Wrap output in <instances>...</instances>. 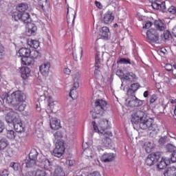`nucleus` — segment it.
I'll list each match as a JSON object with an SVG mask.
<instances>
[{"label":"nucleus","mask_w":176,"mask_h":176,"mask_svg":"<svg viewBox=\"0 0 176 176\" xmlns=\"http://www.w3.org/2000/svg\"><path fill=\"white\" fill-rule=\"evenodd\" d=\"M94 75V77L96 78V79H100V70H98V69H95Z\"/></svg>","instance_id":"obj_58"},{"label":"nucleus","mask_w":176,"mask_h":176,"mask_svg":"<svg viewBox=\"0 0 176 176\" xmlns=\"http://www.w3.org/2000/svg\"><path fill=\"white\" fill-rule=\"evenodd\" d=\"M164 68L168 72H170V71H173V65L167 63L165 65Z\"/></svg>","instance_id":"obj_56"},{"label":"nucleus","mask_w":176,"mask_h":176,"mask_svg":"<svg viewBox=\"0 0 176 176\" xmlns=\"http://www.w3.org/2000/svg\"><path fill=\"white\" fill-rule=\"evenodd\" d=\"M160 38L162 41L166 42V41H170V39H172L173 35L171 34V32H170V31L166 30L163 32L162 34L160 35Z\"/></svg>","instance_id":"obj_31"},{"label":"nucleus","mask_w":176,"mask_h":176,"mask_svg":"<svg viewBox=\"0 0 176 176\" xmlns=\"http://www.w3.org/2000/svg\"><path fill=\"white\" fill-rule=\"evenodd\" d=\"M170 164H171V162L168 157L163 156L161 157V160L157 164L156 167L158 170H166Z\"/></svg>","instance_id":"obj_14"},{"label":"nucleus","mask_w":176,"mask_h":176,"mask_svg":"<svg viewBox=\"0 0 176 176\" xmlns=\"http://www.w3.org/2000/svg\"><path fill=\"white\" fill-rule=\"evenodd\" d=\"M91 123L95 133H98V134H104L105 130L111 129V122L105 118L100 120L98 126L96 121H92Z\"/></svg>","instance_id":"obj_4"},{"label":"nucleus","mask_w":176,"mask_h":176,"mask_svg":"<svg viewBox=\"0 0 176 176\" xmlns=\"http://www.w3.org/2000/svg\"><path fill=\"white\" fill-rule=\"evenodd\" d=\"M55 138H63L64 137V133L62 131H57L54 133Z\"/></svg>","instance_id":"obj_51"},{"label":"nucleus","mask_w":176,"mask_h":176,"mask_svg":"<svg viewBox=\"0 0 176 176\" xmlns=\"http://www.w3.org/2000/svg\"><path fill=\"white\" fill-rule=\"evenodd\" d=\"M18 53L19 56L23 58V57H25L31 54V50L26 47H22L19 50Z\"/></svg>","instance_id":"obj_30"},{"label":"nucleus","mask_w":176,"mask_h":176,"mask_svg":"<svg viewBox=\"0 0 176 176\" xmlns=\"http://www.w3.org/2000/svg\"><path fill=\"white\" fill-rule=\"evenodd\" d=\"M3 53H5V47L2 44H0V56H2Z\"/></svg>","instance_id":"obj_62"},{"label":"nucleus","mask_w":176,"mask_h":176,"mask_svg":"<svg viewBox=\"0 0 176 176\" xmlns=\"http://www.w3.org/2000/svg\"><path fill=\"white\" fill-rule=\"evenodd\" d=\"M23 24H25V34L28 36H31L32 35L34 36V35H36L38 28L32 23V19L31 17L30 21H26L25 22H23Z\"/></svg>","instance_id":"obj_11"},{"label":"nucleus","mask_w":176,"mask_h":176,"mask_svg":"<svg viewBox=\"0 0 176 176\" xmlns=\"http://www.w3.org/2000/svg\"><path fill=\"white\" fill-rule=\"evenodd\" d=\"M10 111L5 116V120L8 124H14L16 122H20V115L17 112L9 109Z\"/></svg>","instance_id":"obj_9"},{"label":"nucleus","mask_w":176,"mask_h":176,"mask_svg":"<svg viewBox=\"0 0 176 176\" xmlns=\"http://www.w3.org/2000/svg\"><path fill=\"white\" fill-rule=\"evenodd\" d=\"M64 74H66V75H70L71 74V69L69 68H65L63 70Z\"/></svg>","instance_id":"obj_63"},{"label":"nucleus","mask_w":176,"mask_h":176,"mask_svg":"<svg viewBox=\"0 0 176 176\" xmlns=\"http://www.w3.org/2000/svg\"><path fill=\"white\" fill-rule=\"evenodd\" d=\"M152 25H153V23H152L150 21H148L144 25H143V28H146V30H148V28H151V27H152Z\"/></svg>","instance_id":"obj_55"},{"label":"nucleus","mask_w":176,"mask_h":176,"mask_svg":"<svg viewBox=\"0 0 176 176\" xmlns=\"http://www.w3.org/2000/svg\"><path fill=\"white\" fill-rule=\"evenodd\" d=\"M100 21L103 24H106L108 25L115 20V16H113V13L109 10L104 14L102 15V11L100 12Z\"/></svg>","instance_id":"obj_13"},{"label":"nucleus","mask_w":176,"mask_h":176,"mask_svg":"<svg viewBox=\"0 0 176 176\" xmlns=\"http://www.w3.org/2000/svg\"><path fill=\"white\" fill-rule=\"evenodd\" d=\"M117 64L118 65L122 64H124L125 65H127L129 64V65H131V60L129 58L119 57L117 60Z\"/></svg>","instance_id":"obj_34"},{"label":"nucleus","mask_w":176,"mask_h":176,"mask_svg":"<svg viewBox=\"0 0 176 176\" xmlns=\"http://www.w3.org/2000/svg\"><path fill=\"white\" fill-rule=\"evenodd\" d=\"M99 35L100 36V38L103 39V41H109V39H111V32L109 31V28L103 26L100 30Z\"/></svg>","instance_id":"obj_15"},{"label":"nucleus","mask_w":176,"mask_h":176,"mask_svg":"<svg viewBox=\"0 0 176 176\" xmlns=\"http://www.w3.org/2000/svg\"><path fill=\"white\" fill-rule=\"evenodd\" d=\"M21 72V78L23 80H27L31 76V69L27 66L19 68Z\"/></svg>","instance_id":"obj_17"},{"label":"nucleus","mask_w":176,"mask_h":176,"mask_svg":"<svg viewBox=\"0 0 176 176\" xmlns=\"http://www.w3.org/2000/svg\"><path fill=\"white\" fill-rule=\"evenodd\" d=\"M115 157H116V154L105 153L100 157V160L101 162H103V163H109L111 162H113V160H115Z\"/></svg>","instance_id":"obj_18"},{"label":"nucleus","mask_w":176,"mask_h":176,"mask_svg":"<svg viewBox=\"0 0 176 176\" xmlns=\"http://www.w3.org/2000/svg\"><path fill=\"white\" fill-rule=\"evenodd\" d=\"M30 56L32 60H39V58L42 57V54H41L38 50H34L33 51H30Z\"/></svg>","instance_id":"obj_35"},{"label":"nucleus","mask_w":176,"mask_h":176,"mask_svg":"<svg viewBox=\"0 0 176 176\" xmlns=\"http://www.w3.org/2000/svg\"><path fill=\"white\" fill-rule=\"evenodd\" d=\"M107 105H108L107 101L102 99H97L95 101V107L94 111L92 113V118L100 119V118L104 115V112L107 111Z\"/></svg>","instance_id":"obj_3"},{"label":"nucleus","mask_w":176,"mask_h":176,"mask_svg":"<svg viewBox=\"0 0 176 176\" xmlns=\"http://www.w3.org/2000/svg\"><path fill=\"white\" fill-rule=\"evenodd\" d=\"M34 176H47V173L45 170L37 169L33 171Z\"/></svg>","instance_id":"obj_42"},{"label":"nucleus","mask_w":176,"mask_h":176,"mask_svg":"<svg viewBox=\"0 0 176 176\" xmlns=\"http://www.w3.org/2000/svg\"><path fill=\"white\" fill-rule=\"evenodd\" d=\"M48 107H50L51 109L54 107V100H53V98L51 96L48 98Z\"/></svg>","instance_id":"obj_53"},{"label":"nucleus","mask_w":176,"mask_h":176,"mask_svg":"<svg viewBox=\"0 0 176 176\" xmlns=\"http://www.w3.org/2000/svg\"><path fill=\"white\" fill-rule=\"evenodd\" d=\"M170 138H173V137H171L170 134H168V133L166 135L159 136V140H158L159 145H160V146H164L166 144H168V142H170Z\"/></svg>","instance_id":"obj_22"},{"label":"nucleus","mask_w":176,"mask_h":176,"mask_svg":"<svg viewBox=\"0 0 176 176\" xmlns=\"http://www.w3.org/2000/svg\"><path fill=\"white\" fill-rule=\"evenodd\" d=\"M153 119L146 118V116L144 117L139 124L138 126L141 130H150L151 131H156V125L153 124Z\"/></svg>","instance_id":"obj_6"},{"label":"nucleus","mask_w":176,"mask_h":176,"mask_svg":"<svg viewBox=\"0 0 176 176\" xmlns=\"http://www.w3.org/2000/svg\"><path fill=\"white\" fill-rule=\"evenodd\" d=\"M6 153H8V156H12L13 155V148H9L6 150Z\"/></svg>","instance_id":"obj_60"},{"label":"nucleus","mask_w":176,"mask_h":176,"mask_svg":"<svg viewBox=\"0 0 176 176\" xmlns=\"http://www.w3.org/2000/svg\"><path fill=\"white\" fill-rule=\"evenodd\" d=\"M146 116V114L145 112L141 110L134 111L131 116V122L132 124H138L143 119H144Z\"/></svg>","instance_id":"obj_12"},{"label":"nucleus","mask_w":176,"mask_h":176,"mask_svg":"<svg viewBox=\"0 0 176 176\" xmlns=\"http://www.w3.org/2000/svg\"><path fill=\"white\" fill-rule=\"evenodd\" d=\"M144 148L146 153H151V152H152V149H153V146H152L151 142H145L144 144Z\"/></svg>","instance_id":"obj_40"},{"label":"nucleus","mask_w":176,"mask_h":176,"mask_svg":"<svg viewBox=\"0 0 176 176\" xmlns=\"http://www.w3.org/2000/svg\"><path fill=\"white\" fill-rule=\"evenodd\" d=\"M140 87H141V85L138 82L133 83L129 87L130 89H132V90H134L136 92Z\"/></svg>","instance_id":"obj_49"},{"label":"nucleus","mask_w":176,"mask_h":176,"mask_svg":"<svg viewBox=\"0 0 176 176\" xmlns=\"http://www.w3.org/2000/svg\"><path fill=\"white\" fill-rule=\"evenodd\" d=\"M102 144L105 148H113V142H112V140L110 139L109 137L105 136L102 140Z\"/></svg>","instance_id":"obj_28"},{"label":"nucleus","mask_w":176,"mask_h":176,"mask_svg":"<svg viewBox=\"0 0 176 176\" xmlns=\"http://www.w3.org/2000/svg\"><path fill=\"white\" fill-rule=\"evenodd\" d=\"M75 19H76V12H74V19L71 25H69V21L67 20L68 28L70 31H74V25L75 24Z\"/></svg>","instance_id":"obj_46"},{"label":"nucleus","mask_w":176,"mask_h":176,"mask_svg":"<svg viewBox=\"0 0 176 176\" xmlns=\"http://www.w3.org/2000/svg\"><path fill=\"white\" fill-rule=\"evenodd\" d=\"M126 96L127 98H133V97H135V93H137L134 89L127 87L126 88Z\"/></svg>","instance_id":"obj_41"},{"label":"nucleus","mask_w":176,"mask_h":176,"mask_svg":"<svg viewBox=\"0 0 176 176\" xmlns=\"http://www.w3.org/2000/svg\"><path fill=\"white\" fill-rule=\"evenodd\" d=\"M27 43L29 46H30V47H32L33 49H38V47L41 45L39 41L30 38L27 40Z\"/></svg>","instance_id":"obj_33"},{"label":"nucleus","mask_w":176,"mask_h":176,"mask_svg":"<svg viewBox=\"0 0 176 176\" xmlns=\"http://www.w3.org/2000/svg\"><path fill=\"white\" fill-rule=\"evenodd\" d=\"M153 9H154V10H162L163 13H167L166 1H162L161 3H155L153 4Z\"/></svg>","instance_id":"obj_25"},{"label":"nucleus","mask_w":176,"mask_h":176,"mask_svg":"<svg viewBox=\"0 0 176 176\" xmlns=\"http://www.w3.org/2000/svg\"><path fill=\"white\" fill-rule=\"evenodd\" d=\"M116 75L120 78V79H121L122 82L123 83L124 80V76H126V74L123 73V70H121V69L118 70L116 72Z\"/></svg>","instance_id":"obj_45"},{"label":"nucleus","mask_w":176,"mask_h":176,"mask_svg":"<svg viewBox=\"0 0 176 176\" xmlns=\"http://www.w3.org/2000/svg\"><path fill=\"white\" fill-rule=\"evenodd\" d=\"M145 103V100H140L137 96H133L131 98H126L125 100L126 107H130V108H140L142 107Z\"/></svg>","instance_id":"obj_10"},{"label":"nucleus","mask_w":176,"mask_h":176,"mask_svg":"<svg viewBox=\"0 0 176 176\" xmlns=\"http://www.w3.org/2000/svg\"><path fill=\"white\" fill-rule=\"evenodd\" d=\"M39 155V153H38V151H36V149L33 148L30 151L28 157H30V159H34V160H36V162H38V155Z\"/></svg>","instance_id":"obj_39"},{"label":"nucleus","mask_w":176,"mask_h":176,"mask_svg":"<svg viewBox=\"0 0 176 176\" xmlns=\"http://www.w3.org/2000/svg\"><path fill=\"white\" fill-rule=\"evenodd\" d=\"M39 71L43 76H47L49 75V71H50V63H47L41 65L39 67Z\"/></svg>","instance_id":"obj_21"},{"label":"nucleus","mask_w":176,"mask_h":176,"mask_svg":"<svg viewBox=\"0 0 176 176\" xmlns=\"http://www.w3.org/2000/svg\"><path fill=\"white\" fill-rule=\"evenodd\" d=\"M22 102H25V101L21 102L18 105L16 106H13V107H16L17 108V111H19V112H23L24 111V109H25V106L24 104H22Z\"/></svg>","instance_id":"obj_48"},{"label":"nucleus","mask_w":176,"mask_h":176,"mask_svg":"<svg viewBox=\"0 0 176 176\" xmlns=\"http://www.w3.org/2000/svg\"><path fill=\"white\" fill-rule=\"evenodd\" d=\"M25 163L26 164L27 168H31L32 167L36 166V163H38V161H36L34 159H32L28 157H26V160H25Z\"/></svg>","instance_id":"obj_29"},{"label":"nucleus","mask_w":176,"mask_h":176,"mask_svg":"<svg viewBox=\"0 0 176 176\" xmlns=\"http://www.w3.org/2000/svg\"><path fill=\"white\" fill-rule=\"evenodd\" d=\"M22 65H31L32 64V58L30 56H26L21 58Z\"/></svg>","instance_id":"obj_36"},{"label":"nucleus","mask_w":176,"mask_h":176,"mask_svg":"<svg viewBox=\"0 0 176 176\" xmlns=\"http://www.w3.org/2000/svg\"><path fill=\"white\" fill-rule=\"evenodd\" d=\"M146 39L148 43H159L160 33L155 28H150L147 30Z\"/></svg>","instance_id":"obj_7"},{"label":"nucleus","mask_w":176,"mask_h":176,"mask_svg":"<svg viewBox=\"0 0 176 176\" xmlns=\"http://www.w3.org/2000/svg\"><path fill=\"white\" fill-rule=\"evenodd\" d=\"M155 30H157L159 32H162L166 30V25L164 23V20L158 19L154 21Z\"/></svg>","instance_id":"obj_19"},{"label":"nucleus","mask_w":176,"mask_h":176,"mask_svg":"<svg viewBox=\"0 0 176 176\" xmlns=\"http://www.w3.org/2000/svg\"><path fill=\"white\" fill-rule=\"evenodd\" d=\"M61 121L60 120L54 118L50 120V127L52 130H58L61 127Z\"/></svg>","instance_id":"obj_24"},{"label":"nucleus","mask_w":176,"mask_h":176,"mask_svg":"<svg viewBox=\"0 0 176 176\" xmlns=\"http://www.w3.org/2000/svg\"><path fill=\"white\" fill-rule=\"evenodd\" d=\"M37 163H39V166H41L42 168H45V170H50V168H52V164H53V163L50 162V160L46 157L38 159Z\"/></svg>","instance_id":"obj_16"},{"label":"nucleus","mask_w":176,"mask_h":176,"mask_svg":"<svg viewBox=\"0 0 176 176\" xmlns=\"http://www.w3.org/2000/svg\"><path fill=\"white\" fill-rule=\"evenodd\" d=\"M170 157H168L170 162L176 163V151L170 153Z\"/></svg>","instance_id":"obj_50"},{"label":"nucleus","mask_w":176,"mask_h":176,"mask_svg":"<svg viewBox=\"0 0 176 176\" xmlns=\"http://www.w3.org/2000/svg\"><path fill=\"white\" fill-rule=\"evenodd\" d=\"M12 124L16 133H24L25 131V125L23 124L21 118H19V121Z\"/></svg>","instance_id":"obj_20"},{"label":"nucleus","mask_w":176,"mask_h":176,"mask_svg":"<svg viewBox=\"0 0 176 176\" xmlns=\"http://www.w3.org/2000/svg\"><path fill=\"white\" fill-rule=\"evenodd\" d=\"M47 5V0H39L38 1V6L43 10V12H46V9H45V6Z\"/></svg>","instance_id":"obj_44"},{"label":"nucleus","mask_w":176,"mask_h":176,"mask_svg":"<svg viewBox=\"0 0 176 176\" xmlns=\"http://www.w3.org/2000/svg\"><path fill=\"white\" fill-rule=\"evenodd\" d=\"M160 157H162V153L160 151L151 153L147 156L145 164L146 166L152 167V166H154L160 160Z\"/></svg>","instance_id":"obj_8"},{"label":"nucleus","mask_w":176,"mask_h":176,"mask_svg":"<svg viewBox=\"0 0 176 176\" xmlns=\"http://www.w3.org/2000/svg\"><path fill=\"white\" fill-rule=\"evenodd\" d=\"M9 145V141L6 138H0V151H3Z\"/></svg>","instance_id":"obj_37"},{"label":"nucleus","mask_w":176,"mask_h":176,"mask_svg":"<svg viewBox=\"0 0 176 176\" xmlns=\"http://www.w3.org/2000/svg\"><path fill=\"white\" fill-rule=\"evenodd\" d=\"M65 152V141L58 139L55 144V148L53 150V155L56 157H62Z\"/></svg>","instance_id":"obj_5"},{"label":"nucleus","mask_w":176,"mask_h":176,"mask_svg":"<svg viewBox=\"0 0 176 176\" xmlns=\"http://www.w3.org/2000/svg\"><path fill=\"white\" fill-rule=\"evenodd\" d=\"M164 176H176V167L170 166L166 168L164 171Z\"/></svg>","instance_id":"obj_27"},{"label":"nucleus","mask_w":176,"mask_h":176,"mask_svg":"<svg viewBox=\"0 0 176 176\" xmlns=\"http://www.w3.org/2000/svg\"><path fill=\"white\" fill-rule=\"evenodd\" d=\"M95 5L98 9H102V4L100 1H95Z\"/></svg>","instance_id":"obj_59"},{"label":"nucleus","mask_w":176,"mask_h":176,"mask_svg":"<svg viewBox=\"0 0 176 176\" xmlns=\"http://www.w3.org/2000/svg\"><path fill=\"white\" fill-rule=\"evenodd\" d=\"M157 100V95L153 94L150 98V104H153Z\"/></svg>","instance_id":"obj_57"},{"label":"nucleus","mask_w":176,"mask_h":176,"mask_svg":"<svg viewBox=\"0 0 176 176\" xmlns=\"http://www.w3.org/2000/svg\"><path fill=\"white\" fill-rule=\"evenodd\" d=\"M167 12L170 14H176V7L174 6H171L168 10Z\"/></svg>","instance_id":"obj_52"},{"label":"nucleus","mask_w":176,"mask_h":176,"mask_svg":"<svg viewBox=\"0 0 176 176\" xmlns=\"http://www.w3.org/2000/svg\"><path fill=\"white\" fill-rule=\"evenodd\" d=\"M135 80H137V75L133 72H127L125 74L123 82H128L133 83V82H135Z\"/></svg>","instance_id":"obj_23"},{"label":"nucleus","mask_w":176,"mask_h":176,"mask_svg":"<svg viewBox=\"0 0 176 176\" xmlns=\"http://www.w3.org/2000/svg\"><path fill=\"white\" fill-rule=\"evenodd\" d=\"M28 3H20L16 5L15 12H12V21H31V15L27 11L28 10Z\"/></svg>","instance_id":"obj_2"},{"label":"nucleus","mask_w":176,"mask_h":176,"mask_svg":"<svg viewBox=\"0 0 176 176\" xmlns=\"http://www.w3.org/2000/svg\"><path fill=\"white\" fill-rule=\"evenodd\" d=\"M95 64H101V58H100V53H96L95 56Z\"/></svg>","instance_id":"obj_54"},{"label":"nucleus","mask_w":176,"mask_h":176,"mask_svg":"<svg viewBox=\"0 0 176 176\" xmlns=\"http://www.w3.org/2000/svg\"><path fill=\"white\" fill-rule=\"evenodd\" d=\"M3 135H5L8 140H15L17 133L13 129H8L6 128Z\"/></svg>","instance_id":"obj_26"},{"label":"nucleus","mask_w":176,"mask_h":176,"mask_svg":"<svg viewBox=\"0 0 176 176\" xmlns=\"http://www.w3.org/2000/svg\"><path fill=\"white\" fill-rule=\"evenodd\" d=\"M10 167L13 168L14 171H19L20 170V163L19 162H10Z\"/></svg>","instance_id":"obj_43"},{"label":"nucleus","mask_w":176,"mask_h":176,"mask_svg":"<svg viewBox=\"0 0 176 176\" xmlns=\"http://www.w3.org/2000/svg\"><path fill=\"white\" fill-rule=\"evenodd\" d=\"M1 176H9V170L4 169L1 173Z\"/></svg>","instance_id":"obj_61"},{"label":"nucleus","mask_w":176,"mask_h":176,"mask_svg":"<svg viewBox=\"0 0 176 176\" xmlns=\"http://www.w3.org/2000/svg\"><path fill=\"white\" fill-rule=\"evenodd\" d=\"M6 130V125L3 121L0 120V134H3Z\"/></svg>","instance_id":"obj_47"},{"label":"nucleus","mask_w":176,"mask_h":176,"mask_svg":"<svg viewBox=\"0 0 176 176\" xmlns=\"http://www.w3.org/2000/svg\"><path fill=\"white\" fill-rule=\"evenodd\" d=\"M165 151L167 153H174V152L176 151V146L171 144V143H168L166 146H165Z\"/></svg>","instance_id":"obj_38"},{"label":"nucleus","mask_w":176,"mask_h":176,"mask_svg":"<svg viewBox=\"0 0 176 176\" xmlns=\"http://www.w3.org/2000/svg\"><path fill=\"white\" fill-rule=\"evenodd\" d=\"M0 109L2 108L3 104H8V105H12V107H16L19 105L23 101L27 100V96L24 92L20 90L15 91L10 94V92H2L0 94Z\"/></svg>","instance_id":"obj_1"},{"label":"nucleus","mask_w":176,"mask_h":176,"mask_svg":"<svg viewBox=\"0 0 176 176\" xmlns=\"http://www.w3.org/2000/svg\"><path fill=\"white\" fill-rule=\"evenodd\" d=\"M52 176H65V173L63 167L56 166Z\"/></svg>","instance_id":"obj_32"},{"label":"nucleus","mask_w":176,"mask_h":176,"mask_svg":"<svg viewBox=\"0 0 176 176\" xmlns=\"http://www.w3.org/2000/svg\"><path fill=\"white\" fill-rule=\"evenodd\" d=\"M172 34L175 38H176V26H175L172 30Z\"/></svg>","instance_id":"obj_64"}]
</instances>
